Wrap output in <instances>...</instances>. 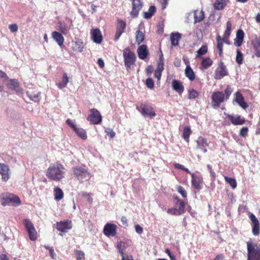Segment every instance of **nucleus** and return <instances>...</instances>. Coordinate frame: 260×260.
Instances as JSON below:
<instances>
[{
  "label": "nucleus",
  "mask_w": 260,
  "mask_h": 260,
  "mask_svg": "<svg viewBox=\"0 0 260 260\" xmlns=\"http://www.w3.org/2000/svg\"><path fill=\"white\" fill-rule=\"evenodd\" d=\"M164 58L162 51H160L159 58L157 61V69L160 71H163L164 70Z\"/></svg>",
  "instance_id": "41"
},
{
  "label": "nucleus",
  "mask_w": 260,
  "mask_h": 260,
  "mask_svg": "<svg viewBox=\"0 0 260 260\" xmlns=\"http://www.w3.org/2000/svg\"><path fill=\"white\" fill-rule=\"evenodd\" d=\"M23 223L24 224L26 230L28 232L29 239L32 241L37 240L38 238V234L33 223L27 219L24 220Z\"/></svg>",
  "instance_id": "8"
},
{
  "label": "nucleus",
  "mask_w": 260,
  "mask_h": 260,
  "mask_svg": "<svg viewBox=\"0 0 260 260\" xmlns=\"http://www.w3.org/2000/svg\"><path fill=\"white\" fill-rule=\"evenodd\" d=\"M208 52V47L207 45H203L198 51V56H202L206 54Z\"/></svg>",
  "instance_id": "50"
},
{
  "label": "nucleus",
  "mask_w": 260,
  "mask_h": 260,
  "mask_svg": "<svg viewBox=\"0 0 260 260\" xmlns=\"http://www.w3.org/2000/svg\"><path fill=\"white\" fill-rule=\"evenodd\" d=\"M191 134L192 131L189 126H185L183 128L182 138L186 142L188 143L189 142V137Z\"/></svg>",
  "instance_id": "36"
},
{
  "label": "nucleus",
  "mask_w": 260,
  "mask_h": 260,
  "mask_svg": "<svg viewBox=\"0 0 260 260\" xmlns=\"http://www.w3.org/2000/svg\"><path fill=\"white\" fill-rule=\"evenodd\" d=\"M45 247L47 249L49 250L50 256L52 258H54L55 254V253H54V251L53 248V247H50L49 246H45Z\"/></svg>",
  "instance_id": "58"
},
{
  "label": "nucleus",
  "mask_w": 260,
  "mask_h": 260,
  "mask_svg": "<svg viewBox=\"0 0 260 260\" xmlns=\"http://www.w3.org/2000/svg\"><path fill=\"white\" fill-rule=\"evenodd\" d=\"M52 38L56 42L57 44L61 47L64 43V38L62 34L58 31H54L51 34Z\"/></svg>",
  "instance_id": "28"
},
{
  "label": "nucleus",
  "mask_w": 260,
  "mask_h": 260,
  "mask_svg": "<svg viewBox=\"0 0 260 260\" xmlns=\"http://www.w3.org/2000/svg\"><path fill=\"white\" fill-rule=\"evenodd\" d=\"M177 191L181 194L182 197L186 198L187 192L183 187L180 185H178L176 187Z\"/></svg>",
  "instance_id": "52"
},
{
  "label": "nucleus",
  "mask_w": 260,
  "mask_h": 260,
  "mask_svg": "<svg viewBox=\"0 0 260 260\" xmlns=\"http://www.w3.org/2000/svg\"><path fill=\"white\" fill-rule=\"evenodd\" d=\"M247 247L248 259L260 260V245L254 244L250 241L247 242Z\"/></svg>",
  "instance_id": "5"
},
{
  "label": "nucleus",
  "mask_w": 260,
  "mask_h": 260,
  "mask_svg": "<svg viewBox=\"0 0 260 260\" xmlns=\"http://www.w3.org/2000/svg\"><path fill=\"white\" fill-rule=\"evenodd\" d=\"M66 123L74 130L77 127L74 124L72 120L68 119L66 120Z\"/></svg>",
  "instance_id": "61"
},
{
  "label": "nucleus",
  "mask_w": 260,
  "mask_h": 260,
  "mask_svg": "<svg viewBox=\"0 0 260 260\" xmlns=\"http://www.w3.org/2000/svg\"><path fill=\"white\" fill-rule=\"evenodd\" d=\"M227 118L231 121V123L234 125H242L245 122L244 118L242 117L241 115H237L233 116L232 115H228Z\"/></svg>",
  "instance_id": "19"
},
{
  "label": "nucleus",
  "mask_w": 260,
  "mask_h": 260,
  "mask_svg": "<svg viewBox=\"0 0 260 260\" xmlns=\"http://www.w3.org/2000/svg\"><path fill=\"white\" fill-rule=\"evenodd\" d=\"M82 196L83 197L87 198V200L89 202H92V198L90 197V193H87L86 192H82Z\"/></svg>",
  "instance_id": "60"
},
{
  "label": "nucleus",
  "mask_w": 260,
  "mask_h": 260,
  "mask_svg": "<svg viewBox=\"0 0 260 260\" xmlns=\"http://www.w3.org/2000/svg\"><path fill=\"white\" fill-rule=\"evenodd\" d=\"M224 180L233 189H235L237 187V182L235 179L225 176Z\"/></svg>",
  "instance_id": "46"
},
{
  "label": "nucleus",
  "mask_w": 260,
  "mask_h": 260,
  "mask_svg": "<svg viewBox=\"0 0 260 260\" xmlns=\"http://www.w3.org/2000/svg\"><path fill=\"white\" fill-rule=\"evenodd\" d=\"M126 22L122 20L118 19L116 24V31L115 34V41H117L126 28Z\"/></svg>",
  "instance_id": "15"
},
{
  "label": "nucleus",
  "mask_w": 260,
  "mask_h": 260,
  "mask_svg": "<svg viewBox=\"0 0 260 260\" xmlns=\"http://www.w3.org/2000/svg\"><path fill=\"white\" fill-rule=\"evenodd\" d=\"M54 199L56 201H59L63 198V191L59 187H56L54 189Z\"/></svg>",
  "instance_id": "39"
},
{
  "label": "nucleus",
  "mask_w": 260,
  "mask_h": 260,
  "mask_svg": "<svg viewBox=\"0 0 260 260\" xmlns=\"http://www.w3.org/2000/svg\"><path fill=\"white\" fill-rule=\"evenodd\" d=\"M232 30V23L231 21H228L226 23V28L224 31L223 37H229Z\"/></svg>",
  "instance_id": "49"
},
{
  "label": "nucleus",
  "mask_w": 260,
  "mask_h": 260,
  "mask_svg": "<svg viewBox=\"0 0 260 260\" xmlns=\"http://www.w3.org/2000/svg\"><path fill=\"white\" fill-rule=\"evenodd\" d=\"M1 203L3 206L9 205L17 206L20 205L21 201L17 196L14 194H10L9 196L3 198Z\"/></svg>",
  "instance_id": "7"
},
{
  "label": "nucleus",
  "mask_w": 260,
  "mask_h": 260,
  "mask_svg": "<svg viewBox=\"0 0 260 260\" xmlns=\"http://www.w3.org/2000/svg\"><path fill=\"white\" fill-rule=\"evenodd\" d=\"M249 218L251 221V226L252 228V232L255 236H257L260 233V224L256 216L252 213H249Z\"/></svg>",
  "instance_id": "14"
},
{
  "label": "nucleus",
  "mask_w": 260,
  "mask_h": 260,
  "mask_svg": "<svg viewBox=\"0 0 260 260\" xmlns=\"http://www.w3.org/2000/svg\"><path fill=\"white\" fill-rule=\"evenodd\" d=\"M90 114L87 117V120L93 124H99L101 123L102 116L100 112L95 108L89 110Z\"/></svg>",
  "instance_id": "9"
},
{
  "label": "nucleus",
  "mask_w": 260,
  "mask_h": 260,
  "mask_svg": "<svg viewBox=\"0 0 260 260\" xmlns=\"http://www.w3.org/2000/svg\"><path fill=\"white\" fill-rule=\"evenodd\" d=\"M58 30L60 31V33L63 35H67L68 32V30L66 25H60L58 27Z\"/></svg>",
  "instance_id": "55"
},
{
  "label": "nucleus",
  "mask_w": 260,
  "mask_h": 260,
  "mask_svg": "<svg viewBox=\"0 0 260 260\" xmlns=\"http://www.w3.org/2000/svg\"><path fill=\"white\" fill-rule=\"evenodd\" d=\"M228 75V71L226 66L222 61L218 63V67L216 69L214 77L216 80H219L223 77Z\"/></svg>",
  "instance_id": "10"
},
{
  "label": "nucleus",
  "mask_w": 260,
  "mask_h": 260,
  "mask_svg": "<svg viewBox=\"0 0 260 260\" xmlns=\"http://www.w3.org/2000/svg\"><path fill=\"white\" fill-rule=\"evenodd\" d=\"M207 168H208V170L209 171V172L210 173L211 176L213 179H214L215 178V176H216V174H215V172L213 170V169L212 168V166L211 165H207Z\"/></svg>",
  "instance_id": "59"
},
{
  "label": "nucleus",
  "mask_w": 260,
  "mask_h": 260,
  "mask_svg": "<svg viewBox=\"0 0 260 260\" xmlns=\"http://www.w3.org/2000/svg\"><path fill=\"white\" fill-rule=\"evenodd\" d=\"M235 101L244 109H246L248 107V104L244 101L242 94L240 92H236Z\"/></svg>",
  "instance_id": "27"
},
{
  "label": "nucleus",
  "mask_w": 260,
  "mask_h": 260,
  "mask_svg": "<svg viewBox=\"0 0 260 260\" xmlns=\"http://www.w3.org/2000/svg\"><path fill=\"white\" fill-rule=\"evenodd\" d=\"M91 37L94 42L100 44L103 41V36L99 28L93 29L91 31Z\"/></svg>",
  "instance_id": "21"
},
{
  "label": "nucleus",
  "mask_w": 260,
  "mask_h": 260,
  "mask_svg": "<svg viewBox=\"0 0 260 260\" xmlns=\"http://www.w3.org/2000/svg\"><path fill=\"white\" fill-rule=\"evenodd\" d=\"M216 41H217V49L218 51L219 55L220 57L223 56V43L222 42L221 40V37L218 35L216 37Z\"/></svg>",
  "instance_id": "37"
},
{
  "label": "nucleus",
  "mask_w": 260,
  "mask_h": 260,
  "mask_svg": "<svg viewBox=\"0 0 260 260\" xmlns=\"http://www.w3.org/2000/svg\"><path fill=\"white\" fill-rule=\"evenodd\" d=\"M225 98L222 92H214L212 95V106L214 109L219 108L220 105L223 102Z\"/></svg>",
  "instance_id": "12"
},
{
  "label": "nucleus",
  "mask_w": 260,
  "mask_h": 260,
  "mask_svg": "<svg viewBox=\"0 0 260 260\" xmlns=\"http://www.w3.org/2000/svg\"><path fill=\"white\" fill-rule=\"evenodd\" d=\"M162 72V71H160L158 70H156L155 71L154 76L158 80H160L161 78Z\"/></svg>",
  "instance_id": "62"
},
{
  "label": "nucleus",
  "mask_w": 260,
  "mask_h": 260,
  "mask_svg": "<svg viewBox=\"0 0 260 260\" xmlns=\"http://www.w3.org/2000/svg\"><path fill=\"white\" fill-rule=\"evenodd\" d=\"M144 35L140 29L136 32V41L138 45H140L144 40Z\"/></svg>",
  "instance_id": "44"
},
{
  "label": "nucleus",
  "mask_w": 260,
  "mask_h": 260,
  "mask_svg": "<svg viewBox=\"0 0 260 260\" xmlns=\"http://www.w3.org/2000/svg\"><path fill=\"white\" fill-rule=\"evenodd\" d=\"M174 166L176 169L184 171L191 175V183L195 189L199 191L202 188L203 185V178L201 175H197L194 173H191L187 168H185L182 165L178 163L175 164Z\"/></svg>",
  "instance_id": "2"
},
{
  "label": "nucleus",
  "mask_w": 260,
  "mask_h": 260,
  "mask_svg": "<svg viewBox=\"0 0 260 260\" xmlns=\"http://www.w3.org/2000/svg\"><path fill=\"white\" fill-rule=\"evenodd\" d=\"M105 132L111 138H113L115 136V133L110 128H107L105 129Z\"/></svg>",
  "instance_id": "56"
},
{
  "label": "nucleus",
  "mask_w": 260,
  "mask_h": 260,
  "mask_svg": "<svg viewBox=\"0 0 260 260\" xmlns=\"http://www.w3.org/2000/svg\"><path fill=\"white\" fill-rule=\"evenodd\" d=\"M229 0H216L213 6L215 10H221L226 6Z\"/></svg>",
  "instance_id": "32"
},
{
  "label": "nucleus",
  "mask_w": 260,
  "mask_h": 260,
  "mask_svg": "<svg viewBox=\"0 0 260 260\" xmlns=\"http://www.w3.org/2000/svg\"><path fill=\"white\" fill-rule=\"evenodd\" d=\"M66 169L64 166L59 161L51 164L46 170L47 177L54 181H59L65 177Z\"/></svg>",
  "instance_id": "1"
},
{
  "label": "nucleus",
  "mask_w": 260,
  "mask_h": 260,
  "mask_svg": "<svg viewBox=\"0 0 260 260\" xmlns=\"http://www.w3.org/2000/svg\"><path fill=\"white\" fill-rule=\"evenodd\" d=\"M174 207L167 209V212L172 215H181L185 212V202L178 197H174Z\"/></svg>",
  "instance_id": "4"
},
{
  "label": "nucleus",
  "mask_w": 260,
  "mask_h": 260,
  "mask_svg": "<svg viewBox=\"0 0 260 260\" xmlns=\"http://www.w3.org/2000/svg\"><path fill=\"white\" fill-rule=\"evenodd\" d=\"M72 171L74 177L81 183L89 181L91 177V173L82 166H73Z\"/></svg>",
  "instance_id": "3"
},
{
  "label": "nucleus",
  "mask_w": 260,
  "mask_h": 260,
  "mask_svg": "<svg viewBox=\"0 0 260 260\" xmlns=\"http://www.w3.org/2000/svg\"><path fill=\"white\" fill-rule=\"evenodd\" d=\"M157 33L161 34L164 32V26L162 24H158L157 26Z\"/></svg>",
  "instance_id": "64"
},
{
  "label": "nucleus",
  "mask_w": 260,
  "mask_h": 260,
  "mask_svg": "<svg viewBox=\"0 0 260 260\" xmlns=\"http://www.w3.org/2000/svg\"><path fill=\"white\" fill-rule=\"evenodd\" d=\"M233 92V89L231 87V86L229 85H228L226 89L224 90V98H225V100H228L229 99V97L230 96L231 94H232Z\"/></svg>",
  "instance_id": "51"
},
{
  "label": "nucleus",
  "mask_w": 260,
  "mask_h": 260,
  "mask_svg": "<svg viewBox=\"0 0 260 260\" xmlns=\"http://www.w3.org/2000/svg\"><path fill=\"white\" fill-rule=\"evenodd\" d=\"M137 109L144 116L147 115L150 117H154L156 116V113L153 108L149 104L141 103L140 105V107H137Z\"/></svg>",
  "instance_id": "11"
},
{
  "label": "nucleus",
  "mask_w": 260,
  "mask_h": 260,
  "mask_svg": "<svg viewBox=\"0 0 260 260\" xmlns=\"http://www.w3.org/2000/svg\"><path fill=\"white\" fill-rule=\"evenodd\" d=\"M131 242V241L129 240L126 241H118L117 242V248L121 256L125 255L124 253V250Z\"/></svg>",
  "instance_id": "29"
},
{
  "label": "nucleus",
  "mask_w": 260,
  "mask_h": 260,
  "mask_svg": "<svg viewBox=\"0 0 260 260\" xmlns=\"http://www.w3.org/2000/svg\"><path fill=\"white\" fill-rule=\"evenodd\" d=\"M172 87L174 90L179 93H182L184 89V86L182 83L177 80H174L172 82Z\"/></svg>",
  "instance_id": "31"
},
{
  "label": "nucleus",
  "mask_w": 260,
  "mask_h": 260,
  "mask_svg": "<svg viewBox=\"0 0 260 260\" xmlns=\"http://www.w3.org/2000/svg\"><path fill=\"white\" fill-rule=\"evenodd\" d=\"M9 28L12 32H15L18 30V26L16 24L9 25Z\"/></svg>",
  "instance_id": "57"
},
{
  "label": "nucleus",
  "mask_w": 260,
  "mask_h": 260,
  "mask_svg": "<svg viewBox=\"0 0 260 260\" xmlns=\"http://www.w3.org/2000/svg\"><path fill=\"white\" fill-rule=\"evenodd\" d=\"M76 134L82 140H86L87 138L86 131L82 128L76 127L74 130Z\"/></svg>",
  "instance_id": "40"
},
{
  "label": "nucleus",
  "mask_w": 260,
  "mask_h": 260,
  "mask_svg": "<svg viewBox=\"0 0 260 260\" xmlns=\"http://www.w3.org/2000/svg\"><path fill=\"white\" fill-rule=\"evenodd\" d=\"M180 38L181 35L179 33H172L170 37L171 44L175 46L178 45Z\"/></svg>",
  "instance_id": "35"
},
{
  "label": "nucleus",
  "mask_w": 260,
  "mask_h": 260,
  "mask_svg": "<svg viewBox=\"0 0 260 260\" xmlns=\"http://www.w3.org/2000/svg\"><path fill=\"white\" fill-rule=\"evenodd\" d=\"M194 23L200 22L205 18V13L202 10H195L194 11Z\"/></svg>",
  "instance_id": "30"
},
{
  "label": "nucleus",
  "mask_w": 260,
  "mask_h": 260,
  "mask_svg": "<svg viewBox=\"0 0 260 260\" xmlns=\"http://www.w3.org/2000/svg\"><path fill=\"white\" fill-rule=\"evenodd\" d=\"M135 228V230L137 233L141 234L143 233V229L139 224L136 225Z\"/></svg>",
  "instance_id": "63"
},
{
  "label": "nucleus",
  "mask_w": 260,
  "mask_h": 260,
  "mask_svg": "<svg viewBox=\"0 0 260 260\" xmlns=\"http://www.w3.org/2000/svg\"><path fill=\"white\" fill-rule=\"evenodd\" d=\"M143 7L142 2L138 0L136 2L134 1L133 3V9L131 12V15L132 17H137L139 14V11L142 9Z\"/></svg>",
  "instance_id": "20"
},
{
  "label": "nucleus",
  "mask_w": 260,
  "mask_h": 260,
  "mask_svg": "<svg viewBox=\"0 0 260 260\" xmlns=\"http://www.w3.org/2000/svg\"><path fill=\"white\" fill-rule=\"evenodd\" d=\"M197 148L203 151L204 153L207 152V147L209 146L207 140L202 136H200L197 140Z\"/></svg>",
  "instance_id": "18"
},
{
  "label": "nucleus",
  "mask_w": 260,
  "mask_h": 260,
  "mask_svg": "<svg viewBox=\"0 0 260 260\" xmlns=\"http://www.w3.org/2000/svg\"><path fill=\"white\" fill-rule=\"evenodd\" d=\"M69 77H68V74L66 73H63L62 79V82L60 83H59L57 85L58 87L60 89H62L64 87H66L69 83Z\"/></svg>",
  "instance_id": "42"
},
{
  "label": "nucleus",
  "mask_w": 260,
  "mask_h": 260,
  "mask_svg": "<svg viewBox=\"0 0 260 260\" xmlns=\"http://www.w3.org/2000/svg\"><path fill=\"white\" fill-rule=\"evenodd\" d=\"M251 44L255 50L256 56L260 57V37L254 36L251 40Z\"/></svg>",
  "instance_id": "23"
},
{
  "label": "nucleus",
  "mask_w": 260,
  "mask_h": 260,
  "mask_svg": "<svg viewBox=\"0 0 260 260\" xmlns=\"http://www.w3.org/2000/svg\"><path fill=\"white\" fill-rule=\"evenodd\" d=\"M248 132V127H243L241 129L239 135H240V136H241L243 137H245L247 135Z\"/></svg>",
  "instance_id": "54"
},
{
  "label": "nucleus",
  "mask_w": 260,
  "mask_h": 260,
  "mask_svg": "<svg viewBox=\"0 0 260 260\" xmlns=\"http://www.w3.org/2000/svg\"><path fill=\"white\" fill-rule=\"evenodd\" d=\"M55 228L60 232L66 233L72 228V222L69 219L57 222Z\"/></svg>",
  "instance_id": "13"
},
{
  "label": "nucleus",
  "mask_w": 260,
  "mask_h": 260,
  "mask_svg": "<svg viewBox=\"0 0 260 260\" xmlns=\"http://www.w3.org/2000/svg\"><path fill=\"white\" fill-rule=\"evenodd\" d=\"M9 83L6 84L7 87L17 92H22V89L20 88L19 82L16 79H9Z\"/></svg>",
  "instance_id": "22"
},
{
  "label": "nucleus",
  "mask_w": 260,
  "mask_h": 260,
  "mask_svg": "<svg viewBox=\"0 0 260 260\" xmlns=\"http://www.w3.org/2000/svg\"><path fill=\"white\" fill-rule=\"evenodd\" d=\"M244 38V33L242 29H238L236 33V38L234 39V45L240 47L242 45Z\"/></svg>",
  "instance_id": "24"
},
{
  "label": "nucleus",
  "mask_w": 260,
  "mask_h": 260,
  "mask_svg": "<svg viewBox=\"0 0 260 260\" xmlns=\"http://www.w3.org/2000/svg\"><path fill=\"white\" fill-rule=\"evenodd\" d=\"M213 64V61L209 57L204 58L201 63V67L203 69H207Z\"/></svg>",
  "instance_id": "38"
},
{
  "label": "nucleus",
  "mask_w": 260,
  "mask_h": 260,
  "mask_svg": "<svg viewBox=\"0 0 260 260\" xmlns=\"http://www.w3.org/2000/svg\"><path fill=\"white\" fill-rule=\"evenodd\" d=\"M156 12V7L154 6L150 7L148 11L144 12V17L146 19H150Z\"/></svg>",
  "instance_id": "43"
},
{
  "label": "nucleus",
  "mask_w": 260,
  "mask_h": 260,
  "mask_svg": "<svg viewBox=\"0 0 260 260\" xmlns=\"http://www.w3.org/2000/svg\"><path fill=\"white\" fill-rule=\"evenodd\" d=\"M117 226L113 223H107L103 230V233L106 236L114 237L116 235Z\"/></svg>",
  "instance_id": "16"
},
{
  "label": "nucleus",
  "mask_w": 260,
  "mask_h": 260,
  "mask_svg": "<svg viewBox=\"0 0 260 260\" xmlns=\"http://www.w3.org/2000/svg\"><path fill=\"white\" fill-rule=\"evenodd\" d=\"M137 52L139 57L141 59H145L148 55V50L147 47L145 45H142L139 46L137 49Z\"/></svg>",
  "instance_id": "25"
},
{
  "label": "nucleus",
  "mask_w": 260,
  "mask_h": 260,
  "mask_svg": "<svg viewBox=\"0 0 260 260\" xmlns=\"http://www.w3.org/2000/svg\"><path fill=\"white\" fill-rule=\"evenodd\" d=\"M26 94L31 100L35 102L39 101L40 96V93L39 92L27 91Z\"/></svg>",
  "instance_id": "33"
},
{
  "label": "nucleus",
  "mask_w": 260,
  "mask_h": 260,
  "mask_svg": "<svg viewBox=\"0 0 260 260\" xmlns=\"http://www.w3.org/2000/svg\"><path fill=\"white\" fill-rule=\"evenodd\" d=\"M74 252L76 254L77 260H85V254L83 251L75 249Z\"/></svg>",
  "instance_id": "48"
},
{
  "label": "nucleus",
  "mask_w": 260,
  "mask_h": 260,
  "mask_svg": "<svg viewBox=\"0 0 260 260\" xmlns=\"http://www.w3.org/2000/svg\"><path fill=\"white\" fill-rule=\"evenodd\" d=\"M72 48L75 51L81 52L84 48L83 41L80 39H76L75 41L72 42Z\"/></svg>",
  "instance_id": "26"
},
{
  "label": "nucleus",
  "mask_w": 260,
  "mask_h": 260,
  "mask_svg": "<svg viewBox=\"0 0 260 260\" xmlns=\"http://www.w3.org/2000/svg\"><path fill=\"white\" fill-rule=\"evenodd\" d=\"M9 167L8 165L0 163V174L2 175V179L3 181H7L10 178Z\"/></svg>",
  "instance_id": "17"
},
{
  "label": "nucleus",
  "mask_w": 260,
  "mask_h": 260,
  "mask_svg": "<svg viewBox=\"0 0 260 260\" xmlns=\"http://www.w3.org/2000/svg\"><path fill=\"white\" fill-rule=\"evenodd\" d=\"M146 85L149 89H153L154 87V84L153 79L151 78L147 79L146 80Z\"/></svg>",
  "instance_id": "53"
},
{
  "label": "nucleus",
  "mask_w": 260,
  "mask_h": 260,
  "mask_svg": "<svg viewBox=\"0 0 260 260\" xmlns=\"http://www.w3.org/2000/svg\"><path fill=\"white\" fill-rule=\"evenodd\" d=\"M185 74L190 81H192L195 79L196 75L190 66H187L185 70Z\"/></svg>",
  "instance_id": "34"
},
{
  "label": "nucleus",
  "mask_w": 260,
  "mask_h": 260,
  "mask_svg": "<svg viewBox=\"0 0 260 260\" xmlns=\"http://www.w3.org/2000/svg\"><path fill=\"white\" fill-rule=\"evenodd\" d=\"M236 53V61L239 65H241L243 63V54L239 49L237 50Z\"/></svg>",
  "instance_id": "47"
},
{
  "label": "nucleus",
  "mask_w": 260,
  "mask_h": 260,
  "mask_svg": "<svg viewBox=\"0 0 260 260\" xmlns=\"http://www.w3.org/2000/svg\"><path fill=\"white\" fill-rule=\"evenodd\" d=\"M123 56L125 67L127 71H128L131 70L132 66L135 63L136 60V55L129 48H126L123 50Z\"/></svg>",
  "instance_id": "6"
},
{
  "label": "nucleus",
  "mask_w": 260,
  "mask_h": 260,
  "mask_svg": "<svg viewBox=\"0 0 260 260\" xmlns=\"http://www.w3.org/2000/svg\"><path fill=\"white\" fill-rule=\"evenodd\" d=\"M199 95V92L194 89H191L188 90V98L189 100L195 99L198 98Z\"/></svg>",
  "instance_id": "45"
}]
</instances>
